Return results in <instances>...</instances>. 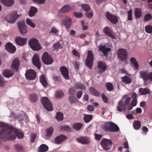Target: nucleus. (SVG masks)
<instances>
[{
	"label": "nucleus",
	"mask_w": 152,
	"mask_h": 152,
	"mask_svg": "<svg viewBox=\"0 0 152 152\" xmlns=\"http://www.w3.org/2000/svg\"><path fill=\"white\" fill-rule=\"evenodd\" d=\"M1 2L7 7L11 6L14 3V0H0Z\"/></svg>",
	"instance_id": "c85d7f7f"
},
{
	"label": "nucleus",
	"mask_w": 152,
	"mask_h": 152,
	"mask_svg": "<svg viewBox=\"0 0 152 152\" xmlns=\"http://www.w3.org/2000/svg\"><path fill=\"white\" fill-rule=\"evenodd\" d=\"M41 102L45 108L48 111L53 110V105L50 100L46 97H42Z\"/></svg>",
	"instance_id": "7ed1b4c3"
},
{
	"label": "nucleus",
	"mask_w": 152,
	"mask_h": 152,
	"mask_svg": "<svg viewBox=\"0 0 152 152\" xmlns=\"http://www.w3.org/2000/svg\"><path fill=\"white\" fill-rule=\"evenodd\" d=\"M101 97L103 102L105 103H107L108 102V98L104 94H102V95Z\"/></svg>",
	"instance_id": "4d7b16f0"
},
{
	"label": "nucleus",
	"mask_w": 152,
	"mask_h": 152,
	"mask_svg": "<svg viewBox=\"0 0 152 152\" xmlns=\"http://www.w3.org/2000/svg\"><path fill=\"white\" fill-rule=\"evenodd\" d=\"M66 138V136L61 134L57 136L55 139L54 142L55 143L59 144Z\"/></svg>",
	"instance_id": "6ab92c4d"
},
{
	"label": "nucleus",
	"mask_w": 152,
	"mask_h": 152,
	"mask_svg": "<svg viewBox=\"0 0 152 152\" xmlns=\"http://www.w3.org/2000/svg\"><path fill=\"white\" fill-rule=\"evenodd\" d=\"M77 99L73 95L69 96V101L71 103H75L77 101Z\"/></svg>",
	"instance_id": "5fc2aeb1"
},
{
	"label": "nucleus",
	"mask_w": 152,
	"mask_h": 152,
	"mask_svg": "<svg viewBox=\"0 0 152 152\" xmlns=\"http://www.w3.org/2000/svg\"><path fill=\"white\" fill-rule=\"evenodd\" d=\"M27 40V39L22 38L20 37H16L15 38V41L16 43L20 46L24 45L26 43Z\"/></svg>",
	"instance_id": "a211bd4d"
},
{
	"label": "nucleus",
	"mask_w": 152,
	"mask_h": 152,
	"mask_svg": "<svg viewBox=\"0 0 152 152\" xmlns=\"http://www.w3.org/2000/svg\"><path fill=\"white\" fill-rule=\"evenodd\" d=\"M89 91L90 93L92 95L98 97L100 96V93L95 88L93 87H91L89 88Z\"/></svg>",
	"instance_id": "bb28decb"
},
{
	"label": "nucleus",
	"mask_w": 152,
	"mask_h": 152,
	"mask_svg": "<svg viewBox=\"0 0 152 152\" xmlns=\"http://www.w3.org/2000/svg\"><path fill=\"white\" fill-rule=\"evenodd\" d=\"M98 67L99 69V72H104L106 69L105 64L102 61L98 62Z\"/></svg>",
	"instance_id": "b1692460"
},
{
	"label": "nucleus",
	"mask_w": 152,
	"mask_h": 152,
	"mask_svg": "<svg viewBox=\"0 0 152 152\" xmlns=\"http://www.w3.org/2000/svg\"><path fill=\"white\" fill-rule=\"evenodd\" d=\"M30 48L34 51L38 50V42L37 40L35 38H32L28 42Z\"/></svg>",
	"instance_id": "6e6552de"
},
{
	"label": "nucleus",
	"mask_w": 152,
	"mask_h": 152,
	"mask_svg": "<svg viewBox=\"0 0 152 152\" xmlns=\"http://www.w3.org/2000/svg\"><path fill=\"white\" fill-rule=\"evenodd\" d=\"M130 64L133 66L135 70H137L139 68V64L136 59L134 57H131L130 60Z\"/></svg>",
	"instance_id": "5701e85b"
},
{
	"label": "nucleus",
	"mask_w": 152,
	"mask_h": 152,
	"mask_svg": "<svg viewBox=\"0 0 152 152\" xmlns=\"http://www.w3.org/2000/svg\"><path fill=\"white\" fill-rule=\"evenodd\" d=\"M113 123V122H109L106 123L103 126L104 129L105 131L108 132L112 130L111 128L112 126Z\"/></svg>",
	"instance_id": "cd10ccee"
},
{
	"label": "nucleus",
	"mask_w": 152,
	"mask_h": 152,
	"mask_svg": "<svg viewBox=\"0 0 152 152\" xmlns=\"http://www.w3.org/2000/svg\"><path fill=\"white\" fill-rule=\"evenodd\" d=\"M64 95V92L62 91H58L56 92V98H59L62 97Z\"/></svg>",
	"instance_id": "8fccbe9b"
},
{
	"label": "nucleus",
	"mask_w": 152,
	"mask_h": 152,
	"mask_svg": "<svg viewBox=\"0 0 152 152\" xmlns=\"http://www.w3.org/2000/svg\"><path fill=\"white\" fill-rule=\"evenodd\" d=\"M99 50L101 51L105 56H107V53L111 50V49L107 47L105 45H101L99 47Z\"/></svg>",
	"instance_id": "f3484780"
},
{
	"label": "nucleus",
	"mask_w": 152,
	"mask_h": 152,
	"mask_svg": "<svg viewBox=\"0 0 152 152\" xmlns=\"http://www.w3.org/2000/svg\"><path fill=\"white\" fill-rule=\"evenodd\" d=\"M145 31L148 33H152V26L150 25H148L145 26Z\"/></svg>",
	"instance_id": "49530a36"
},
{
	"label": "nucleus",
	"mask_w": 152,
	"mask_h": 152,
	"mask_svg": "<svg viewBox=\"0 0 152 152\" xmlns=\"http://www.w3.org/2000/svg\"><path fill=\"white\" fill-rule=\"evenodd\" d=\"M107 18L113 24H116L118 22V20L117 17L114 15H113L109 12H107L106 14Z\"/></svg>",
	"instance_id": "dca6fc26"
},
{
	"label": "nucleus",
	"mask_w": 152,
	"mask_h": 152,
	"mask_svg": "<svg viewBox=\"0 0 152 152\" xmlns=\"http://www.w3.org/2000/svg\"><path fill=\"white\" fill-rule=\"evenodd\" d=\"M36 137V135L35 134H32L31 135V142H33L34 141Z\"/></svg>",
	"instance_id": "338daca9"
},
{
	"label": "nucleus",
	"mask_w": 152,
	"mask_h": 152,
	"mask_svg": "<svg viewBox=\"0 0 152 152\" xmlns=\"http://www.w3.org/2000/svg\"><path fill=\"white\" fill-rule=\"evenodd\" d=\"M76 140L77 142L83 145L88 144L90 142V138L87 136H81Z\"/></svg>",
	"instance_id": "f8f14e48"
},
{
	"label": "nucleus",
	"mask_w": 152,
	"mask_h": 152,
	"mask_svg": "<svg viewBox=\"0 0 152 152\" xmlns=\"http://www.w3.org/2000/svg\"><path fill=\"white\" fill-rule=\"evenodd\" d=\"M53 129L52 127H50L48 129L46 130V136L49 137H50L53 133Z\"/></svg>",
	"instance_id": "79ce46f5"
},
{
	"label": "nucleus",
	"mask_w": 152,
	"mask_h": 152,
	"mask_svg": "<svg viewBox=\"0 0 152 152\" xmlns=\"http://www.w3.org/2000/svg\"><path fill=\"white\" fill-rule=\"evenodd\" d=\"M61 129L62 130L70 131L71 129L68 126L63 125L61 126Z\"/></svg>",
	"instance_id": "09e8293b"
},
{
	"label": "nucleus",
	"mask_w": 152,
	"mask_h": 152,
	"mask_svg": "<svg viewBox=\"0 0 152 152\" xmlns=\"http://www.w3.org/2000/svg\"><path fill=\"white\" fill-rule=\"evenodd\" d=\"M6 49L9 53H14L16 50L15 47L10 42L7 43L5 45Z\"/></svg>",
	"instance_id": "2eb2a0df"
},
{
	"label": "nucleus",
	"mask_w": 152,
	"mask_h": 152,
	"mask_svg": "<svg viewBox=\"0 0 152 152\" xmlns=\"http://www.w3.org/2000/svg\"><path fill=\"white\" fill-rule=\"evenodd\" d=\"M54 49L57 50L59 48H62L59 42L54 44L53 45Z\"/></svg>",
	"instance_id": "6e6d98bb"
},
{
	"label": "nucleus",
	"mask_w": 152,
	"mask_h": 152,
	"mask_svg": "<svg viewBox=\"0 0 152 152\" xmlns=\"http://www.w3.org/2000/svg\"><path fill=\"white\" fill-rule=\"evenodd\" d=\"M152 19L151 15L149 13L146 14L144 17V20L145 21L150 20Z\"/></svg>",
	"instance_id": "864d4df0"
},
{
	"label": "nucleus",
	"mask_w": 152,
	"mask_h": 152,
	"mask_svg": "<svg viewBox=\"0 0 152 152\" xmlns=\"http://www.w3.org/2000/svg\"><path fill=\"white\" fill-rule=\"evenodd\" d=\"M133 126L134 129L137 130L140 128L141 126V124L139 121H135L133 123Z\"/></svg>",
	"instance_id": "c9c22d12"
},
{
	"label": "nucleus",
	"mask_w": 152,
	"mask_h": 152,
	"mask_svg": "<svg viewBox=\"0 0 152 152\" xmlns=\"http://www.w3.org/2000/svg\"><path fill=\"white\" fill-rule=\"evenodd\" d=\"M111 129H111L112 130H110V132H117L119 130L118 126L113 123Z\"/></svg>",
	"instance_id": "ea45409f"
},
{
	"label": "nucleus",
	"mask_w": 152,
	"mask_h": 152,
	"mask_svg": "<svg viewBox=\"0 0 152 152\" xmlns=\"http://www.w3.org/2000/svg\"><path fill=\"white\" fill-rule=\"evenodd\" d=\"M32 61L33 64L38 68V55L34 54L33 57Z\"/></svg>",
	"instance_id": "72a5a7b5"
},
{
	"label": "nucleus",
	"mask_w": 152,
	"mask_h": 152,
	"mask_svg": "<svg viewBox=\"0 0 152 152\" xmlns=\"http://www.w3.org/2000/svg\"><path fill=\"white\" fill-rule=\"evenodd\" d=\"M73 54L75 56L79 57L80 56V54L78 52L75 50H73L72 51Z\"/></svg>",
	"instance_id": "774afa93"
},
{
	"label": "nucleus",
	"mask_w": 152,
	"mask_h": 152,
	"mask_svg": "<svg viewBox=\"0 0 152 152\" xmlns=\"http://www.w3.org/2000/svg\"><path fill=\"white\" fill-rule=\"evenodd\" d=\"M83 124L80 123H77L73 125V127L74 129L76 130H79L83 126Z\"/></svg>",
	"instance_id": "58836bf2"
},
{
	"label": "nucleus",
	"mask_w": 152,
	"mask_h": 152,
	"mask_svg": "<svg viewBox=\"0 0 152 152\" xmlns=\"http://www.w3.org/2000/svg\"><path fill=\"white\" fill-rule=\"evenodd\" d=\"M81 7L85 11L88 12L89 10H91L90 7L87 4H83L81 5Z\"/></svg>",
	"instance_id": "3c124183"
},
{
	"label": "nucleus",
	"mask_w": 152,
	"mask_h": 152,
	"mask_svg": "<svg viewBox=\"0 0 152 152\" xmlns=\"http://www.w3.org/2000/svg\"><path fill=\"white\" fill-rule=\"evenodd\" d=\"M83 94V92L81 91H78L77 94V98L79 99H80Z\"/></svg>",
	"instance_id": "e2e57ef3"
},
{
	"label": "nucleus",
	"mask_w": 152,
	"mask_h": 152,
	"mask_svg": "<svg viewBox=\"0 0 152 152\" xmlns=\"http://www.w3.org/2000/svg\"><path fill=\"white\" fill-rule=\"evenodd\" d=\"M139 91L141 94L142 95L148 94L150 92V90L147 88H140L139 89Z\"/></svg>",
	"instance_id": "f704fd0d"
},
{
	"label": "nucleus",
	"mask_w": 152,
	"mask_h": 152,
	"mask_svg": "<svg viewBox=\"0 0 152 152\" xmlns=\"http://www.w3.org/2000/svg\"><path fill=\"white\" fill-rule=\"evenodd\" d=\"M84 115L83 119L84 121L86 123L89 122L92 118V116L91 115L84 114Z\"/></svg>",
	"instance_id": "4c0bfd02"
},
{
	"label": "nucleus",
	"mask_w": 152,
	"mask_h": 152,
	"mask_svg": "<svg viewBox=\"0 0 152 152\" xmlns=\"http://www.w3.org/2000/svg\"><path fill=\"white\" fill-rule=\"evenodd\" d=\"M25 76L27 80H33L36 77V72L34 70L32 69H28L26 71Z\"/></svg>",
	"instance_id": "0eeeda50"
},
{
	"label": "nucleus",
	"mask_w": 152,
	"mask_h": 152,
	"mask_svg": "<svg viewBox=\"0 0 152 152\" xmlns=\"http://www.w3.org/2000/svg\"><path fill=\"white\" fill-rule=\"evenodd\" d=\"M135 16L137 18H139L142 16L141 11L140 9L136 8L134 11Z\"/></svg>",
	"instance_id": "473e14b6"
},
{
	"label": "nucleus",
	"mask_w": 152,
	"mask_h": 152,
	"mask_svg": "<svg viewBox=\"0 0 152 152\" xmlns=\"http://www.w3.org/2000/svg\"><path fill=\"white\" fill-rule=\"evenodd\" d=\"M58 30L54 27H53L51 29L50 32L54 34H56L58 33Z\"/></svg>",
	"instance_id": "0e129e2a"
},
{
	"label": "nucleus",
	"mask_w": 152,
	"mask_h": 152,
	"mask_svg": "<svg viewBox=\"0 0 152 152\" xmlns=\"http://www.w3.org/2000/svg\"><path fill=\"white\" fill-rule=\"evenodd\" d=\"M103 32L107 35L113 38L114 37V34L113 33L112 31L111 30L110 28L107 26L103 28Z\"/></svg>",
	"instance_id": "412c9836"
},
{
	"label": "nucleus",
	"mask_w": 152,
	"mask_h": 152,
	"mask_svg": "<svg viewBox=\"0 0 152 152\" xmlns=\"http://www.w3.org/2000/svg\"><path fill=\"white\" fill-rule=\"evenodd\" d=\"M71 8L68 5H66L62 7L60 10V12L62 13H66L69 12Z\"/></svg>",
	"instance_id": "c756f323"
},
{
	"label": "nucleus",
	"mask_w": 152,
	"mask_h": 152,
	"mask_svg": "<svg viewBox=\"0 0 152 152\" xmlns=\"http://www.w3.org/2000/svg\"><path fill=\"white\" fill-rule=\"evenodd\" d=\"M13 72L9 69L5 70L3 72V75L6 77H9L13 75Z\"/></svg>",
	"instance_id": "a878e982"
},
{
	"label": "nucleus",
	"mask_w": 152,
	"mask_h": 152,
	"mask_svg": "<svg viewBox=\"0 0 152 152\" xmlns=\"http://www.w3.org/2000/svg\"><path fill=\"white\" fill-rule=\"evenodd\" d=\"M128 18L129 20H132V10L131 9L129 11H128Z\"/></svg>",
	"instance_id": "bf43d9fd"
},
{
	"label": "nucleus",
	"mask_w": 152,
	"mask_h": 152,
	"mask_svg": "<svg viewBox=\"0 0 152 152\" xmlns=\"http://www.w3.org/2000/svg\"><path fill=\"white\" fill-rule=\"evenodd\" d=\"M116 109L117 110L120 112H121L123 110L125 111L126 110V106L123 103V102L122 100L119 101L118 105L117 106Z\"/></svg>",
	"instance_id": "aec40b11"
},
{
	"label": "nucleus",
	"mask_w": 152,
	"mask_h": 152,
	"mask_svg": "<svg viewBox=\"0 0 152 152\" xmlns=\"http://www.w3.org/2000/svg\"><path fill=\"white\" fill-rule=\"evenodd\" d=\"M18 17L19 16L16 15V12H14L7 15L5 20L7 22L13 23Z\"/></svg>",
	"instance_id": "9b49d317"
},
{
	"label": "nucleus",
	"mask_w": 152,
	"mask_h": 152,
	"mask_svg": "<svg viewBox=\"0 0 152 152\" xmlns=\"http://www.w3.org/2000/svg\"><path fill=\"white\" fill-rule=\"evenodd\" d=\"M19 66V61L17 58H15L12 62V68L17 71Z\"/></svg>",
	"instance_id": "393cba45"
},
{
	"label": "nucleus",
	"mask_w": 152,
	"mask_h": 152,
	"mask_svg": "<svg viewBox=\"0 0 152 152\" xmlns=\"http://www.w3.org/2000/svg\"><path fill=\"white\" fill-rule=\"evenodd\" d=\"M37 95L33 94L30 95L29 99L32 102H34L37 100Z\"/></svg>",
	"instance_id": "a18cd8bd"
},
{
	"label": "nucleus",
	"mask_w": 152,
	"mask_h": 152,
	"mask_svg": "<svg viewBox=\"0 0 152 152\" xmlns=\"http://www.w3.org/2000/svg\"><path fill=\"white\" fill-rule=\"evenodd\" d=\"M37 12V9L34 7H31L30 10L28 12V14L29 16L31 17L34 16L35 13Z\"/></svg>",
	"instance_id": "e433bc0d"
},
{
	"label": "nucleus",
	"mask_w": 152,
	"mask_h": 152,
	"mask_svg": "<svg viewBox=\"0 0 152 152\" xmlns=\"http://www.w3.org/2000/svg\"><path fill=\"white\" fill-rule=\"evenodd\" d=\"M118 58L122 61L127 60V53L126 51L124 49H119L117 53Z\"/></svg>",
	"instance_id": "39448f33"
},
{
	"label": "nucleus",
	"mask_w": 152,
	"mask_h": 152,
	"mask_svg": "<svg viewBox=\"0 0 152 152\" xmlns=\"http://www.w3.org/2000/svg\"><path fill=\"white\" fill-rule=\"evenodd\" d=\"M42 60L45 64L47 65L50 64L53 62V58L46 52H45L43 53L42 56Z\"/></svg>",
	"instance_id": "423d86ee"
},
{
	"label": "nucleus",
	"mask_w": 152,
	"mask_h": 152,
	"mask_svg": "<svg viewBox=\"0 0 152 152\" xmlns=\"http://www.w3.org/2000/svg\"><path fill=\"white\" fill-rule=\"evenodd\" d=\"M39 81L40 83L44 88H46L47 86L48 83L44 75L42 74L40 76Z\"/></svg>",
	"instance_id": "4be33fe9"
},
{
	"label": "nucleus",
	"mask_w": 152,
	"mask_h": 152,
	"mask_svg": "<svg viewBox=\"0 0 152 152\" xmlns=\"http://www.w3.org/2000/svg\"><path fill=\"white\" fill-rule=\"evenodd\" d=\"M16 136L18 139H21L23 134L16 129L0 122V138L13 140L16 139Z\"/></svg>",
	"instance_id": "f257e3e1"
},
{
	"label": "nucleus",
	"mask_w": 152,
	"mask_h": 152,
	"mask_svg": "<svg viewBox=\"0 0 152 152\" xmlns=\"http://www.w3.org/2000/svg\"><path fill=\"white\" fill-rule=\"evenodd\" d=\"M131 98L129 97H128L127 98L125 99V101L124 102V104L125 105V106H126L127 105L129 104V102Z\"/></svg>",
	"instance_id": "680f3d73"
},
{
	"label": "nucleus",
	"mask_w": 152,
	"mask_h": 152,
	"mask_svg": "<svg viewBox=\"0 0 152 152\" xmlns=\"http://www.w3.org/2000/svg\"><path fill=\"white\" fill-rule=\"evenodd\" d=\"M48 150V147L45 144L40 145L39 148V152H46Z\"/></svg>",
	"instance_id": "7c9ffc66"
},
{
	"label": "nucleus",
	"mask_w": 152,
	"mask_h": 152,
	"mask_svg": "<svg viewBox=\"0 0 152 152\" xmlns=\"http://www.w3.org/2000/svg\"><path fill=\"white\" fill-rule=\"evenodd\" d=\"M63 114L62 113L58 112L56 113V119L58 121H62L63 119Z\"/></svg>",
	"instance_id": "c03bdc74"
},
{
	"label": "nucleus",
	"mask_w": 152,
	"mask_h": 152,
	"mask_svg": "<svg viewBox=\"0 0 152 152\" xmlns=\"http://www.w3.org/2000/svg\"><path fill=\"white\" fill-rule=\"evenodd\" d=\"M94 56L92 52L88 50V51L87 56L85 64L86 66L90 69L92 68L93 64Z\"/></svg>",
	"instance_id": "20e7f679"
},
{
	"label": "nucleus",
	"mask_w": 152,
	"mask_h": 152,
	"mask_svg": "<svg viewBox=\"0 0 152 152\" xmlns=\"http://www.w3.org/2000/svg\"><path fill=\"white\" fill-rule=\"evenodd\" d=\"M122 81L126 84H129L131 83L132 79L127 76L125 75L122 77Z\"/></svg>",
	"instance_id": "2f4dec72"
},
{
	"label": "nucleus",
	"mask_w": 152,
	"mask_h": 152,
	"mask_svg": "<svg viewBox=\"0 0 152 152\" xmlns=\"http://www.w3.org/2000/svg\"><path fill=\"white\" fill-rule=\"evenodd\" d=\"M62 22L66 28L68 29L71 26L72 19L69 17L65 15L63 17L62 19Z\"/></svg>",
	"instance_id": "9d476101"
},
{
	"label": "nucleus",
	"mask_w": 152,
	"mask_h": 152,
	"mask_svg": "<svg viewBox=\"0 0 152 152\" xmlns=\"http://www.w3.org/2000/svg\"><path fill=\"white\" fill-rule=\"evenodd\" d=\"M73 15L77 18H81L82 17V13L81 12H74L73 13Z\"/></svg>",
	"instance_id": "13d9d810"
},
{
	"label": "nucleus",
	"mask_w": 152,
	"mask_h": 152,
	"mask_svg": "<svg viewBox=\"0 0 152 152\" xmlns=\"http://www.w3.org/2000/svg\"><path fill=\"white\" fill-rule=\"evenodd\" d=\"M85 15L87 17L91 18L93 16V14L92 12H87Z\"/></svg>",
	"instance_id": "69168bd1"
},
{
	"label": "nucleus",
	"mask_w": 152,
	"mask_h": 152,
	"mask_svg": "<svg viewBox=\"0 0 152 152\" xmlns=\"http://www.w3.org/2000/svg\"><path fill=\"white\" fill-rule=\"evenodd\" d=\"M6 84V82L4 80L3 77L0 75V87L3 88Z\"/></svg>",
	"instance_id": "de8ad7c7"
},
{
	"label": "nucleus",
	"mask_w": 152,
	"mask_h": 152,
	"mask_svg": "<svg viewBox=\"0 0 152 152\" xmlns=\"http://www.w3.org/2000/svg\"><path fill=\"white\" fill-rule=\"evenodd\" d=\"M20 32L22 35H24L27 33V30L24 21H22L18 23Z\"/></svg>",
	"instance_id": "ddd939ff"
},
{
	"label": "nucleus",
	"mask_w": 152,
	"mask_h": 152,
	"mask_svg": "<svg viewBox=\"0 0 152 152\" xmlns=\"http://www.w3.org/2000/svg\"><path fill=\"white\" fill-rule=\"evenodd\" d=\"M100 143L103 148L105 150L110 149L112 145L111 141L106 138L103 139Z\"/></svg>",
	"instance_id": "1a4fd4ad"
},
{
	"label": "nucleus",
	"mask_w": 152,
	"mask_h": 152,
	"mask_svg": "<svg viewBox=\"0 0 152 152\" xmlns=\"http://www.w3.org/2000/svg\"><path fill=\"white\" fill-rule=\"evenodd\" d=\"M107 90L108 91H111L113 89V84L110 83H107L106 84Z\"/></svg>",
	"instance_id": "37998d69"
},
{
	"label": "nucleus",
	"mask_w": 152,
	"mask_h": 152,
	"mask_svg": "<svg viewBox=\"0 0 152 152\" xmlns=\"http://www.w3.org/2000/svg\"><path fill=\"white\" fill-rule=\"evenodd\" d=\"M75 87L77 89L82 90H85L86 89V87L83 84L79 83H76L75 85Z\"/></svg>",
	"instance_id": "a19ab883"
},
{
	"label": "nucleus",
	"mask_w": 152,
	"mask_h": 152,
	"mask_svg": "<svg viewBox=\"0 0 152 152\" xmlns=\"http://www.w3.org/2000/svg\"><path fill=\"white\" fill-rule=\"evenodd\" d=\"M26 22L27 24L30 26L31 28H34L35 27V25L32 22L30 19H27L26 20Z\"/></svg>",
	"instance_id": "603ef678"
},
{
	"label": "nucleus",
	"mask_w": 152,
	"mask_h": 152,
	"mask_svg": "<svg viewBox=\"0 0 152 152\" xmlns=\"http://www.w3.org/2000/svg\"><path fill=\"white\" fill-rule=\"evenodd\" d=\"M140 78L143 79L145 84H147L148 80L152 81V72L148 73L146 70L141 71L140 72Z\"/></svg>",
	"instance_id": "f03ea898"
},
{
	"label": "nucleus",
	"mask_w": 152,
	"mask_h": 152,
	"mask_svg": "<svg viewBox=\"0 0 152 152\" xmlns=\"http://www.w3.org/2000/svg\"><path fill=\"white\" fill-rule=\"evenodd\" d=\"M69 93L70 94L72 95H73L75 94V89L73 88H72L69 89Z\"/></svg>",
	"instance_id": "052dcab7"
},
{
	"label": "nucleus",
	"mask_w": 152,
	"mask_h": 152,
	"mask_svg": "<svg viewBox=\"0 0 152 152\" xmlns=\"http://www.w3.org/2000/svg\"><path fill=\"white\" fill-rule=\"evenodd\" d=\"M60 70L61 74L65 79H69L68 70L66 67L62 66L60 68Z\"/></svg>",
	"instance_id": "4468645a"
}]
</instances>
